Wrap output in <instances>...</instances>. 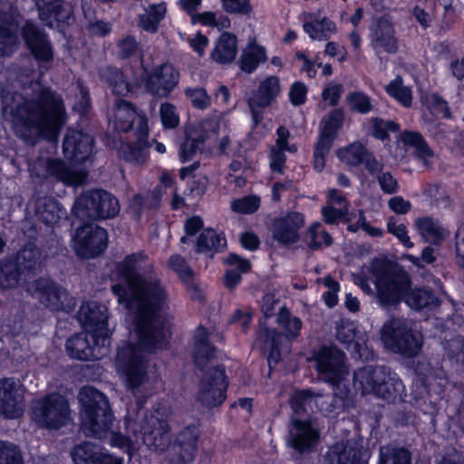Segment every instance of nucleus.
<instances>
[{"instance_id":"obj_17","label":"nucleus","mask_w":464,"mask_h":464,"mask_svg":"<svg viewBox=\"0 0 464 464\" xmlns=\"http://www.w3.org/2000/svg\"><path fill=\"white\" fill-rule=\"evenodd\" d=\"M24 408V392L19 381L0 379V415L6 419L20 416Z\"/></svg>"},{"instance_id":"obj_8","label":"nucleus","mask_w":464,"mask_h":464,"mask_svg":"<svg viewBox=\"0 0 464 464\" xmlns=\"http://www.w3.org/2000/svg\"><path fill=\"white\" fill-rule=\"evenodd\" d=\"M345 358L344 352L339 348L321 345V381L330 383L334 396L343 401L352 393Z\"/></svg>"},{"instance_id":"obj_64","label":"nucleus","mask_w":464,"mask_h":464,"mask_svg":"<svg viewBox=\"0 0 464 464\" xmlns=\"http://www.w3.org/2000/svg\"><path fill=\"white\" fill-rule=\"evenodd\" d=\"M347 208H336L334 207L326 206L321 208V214L324 216V220L326 224L336 225L342 219L346 218Z\"/></svg>"},{"instance_id":"obj_54","label":"nucleus","mask_w":464,"mask_h":464,"mask_svg":"<svg viewBox=\"0 0 464 464\" xmlns=\"http://www.w3.org/2000/svg\"><path fill=\"white\" fill-rule=\"evenodd\" d=\"M98 451L99 449L95 445L84 442L74 447L72 451V458L75 464H94Z\"/></svg>"},{"instance_id":"obj_43","label":"nucleus","mask_w":464,"mask_h":464,"mask_svg":"<svg viewBox=\"0 0 464 464\" xmlns=\"http://www.w3.org/2000/svg\"><path fill=\"white\" fill-rule=\"evenodd\" d=\"M35 214L43 223L53 225L60 220L62 209L54 198L41 197L35 200Z\"/></svg>"},{"instance_id":"obj_63","label":"nucleus","mask_w":464,"mask_h":464,"mask_svg":"<svg viewBox=\"0 0 464 464\" xmlns=\"http://www.w3.org/2000/svg\"><path fill=\"white\" fill-rule=\"evenodd\" d=\"M117 48L118 57L128 59L135 54L138 49V43L133 36L128 35L119 41Z\"/></svg>"},{"instance_id":"obj_53","label":"nucleus","mask_w":464,"mask_h":464,"mask_svg":"<svg viewBox=\"0 0 464 464\" xmlns=\"http://www.w3.org/2000/svg\"><path fill=\"white\" fill-rule=\"evenodd\" d=\"M206 140V135L202 132H194L187 135L186 140L180 145V158L183 161L189 160Z\"/></svg>"},{"instance_id":"obj_26","label":"nucleus","mask_w":464,"mask_h":464,"mask_svg":"<svg viewBox=\"0 0 464 464\" xmlns=\"http://www.w3.org/2000/svg\"><path fill=\"white\" fill-rule=\"evenodd\" d=\"M304 224V217L298 212H290L275 218L271 227L273 238L283 245L296 243L299 239L298 231Z\"/></svg>"},{"instance_id":"obj_38","label":"nucleus","mask_w":464,"mask_h":464,"mask_svg":"<svg viewBox=\"0 0 464 464\" xmlns=\"http://www.w3.org/2000/svg\"><path fill=\"white\" fill-rule=\"evenodd\" d=\"M209 333L199 326L194 335L193 357L197 368L204 370L216 354V349L209 343Z\"/></svg>"},{"instance_id":"obj_40","label":"nucleus","mask_w":464,"mask_h":464,"mask_svg":"<svg viewBox=\"0 0 464 464\" xmlns=\"http://www.w3.org/2000/svg\"><path fill=\"white\" fill-rule=\"evenodd\" d=\"M237 53V37L232 34L224 33L218 38L211 53V58L220 64H227L235 60Z\"/></svg>"},{"instance_id":"obj_22","label":"nucleus","mask_w":464,"mask_h":464,"mask_svg":"<svg viewBox=\"0 0 464 464\" xmlns=\"http://www.w3.org/2000/svg\"><path fill=\"white\" fill-rule=\"evenodd\" d=\"M336 338L353 358L365 359V333L358 330L353 321H340L336 326Z\"/></svg>"},{"instance_id":"obj_57","label":"nucleus","mask_w":464,"mask_h":464,"mask_svg":"<svg viewBox=\"0 0 464 464\" xmlns=\"http://www.w3.org/2000/svg\"><path fill=\"white\" fill-rule=\"evenodd\" d=\"M321 283L328 288V290L323 294L322 298L329 308H334L337 305L339 301L338 293L341 289V285L338 281L330 276H326L323 281L321 280Z\"/></svg>"},{"instance_id":"obj_46","label":"nucleus","mask_w":464,"mask_h":464,"mask_svg":"<svg viewBox=\"0 0 464 464\" xmlns=\"http://www.w3.org/2000/svg\"><path fill=\"white\" fill-rule=\"evenodd\" d=\"M266 60L265 49L256 44H249L243 50L238 62L239 67L247 73L253 72L258 64Z\"/></svg>"},{"instance_id":"obj_33","label":"nucleus","mask_w":464,"mask_h":464,"mask_svg":"<svg viewBox=\"0 0 464 464\" xmlns=\"http://www.w3.org/2000/svg\"><path fill=\"white\" fill-rule=\"evenodd\" d=\"M403 303L411 309L420 312L433 311L440 307L441 302L435 292L426 286H411Z\"/></svg>"},{"instance_id":"obj_48","label":"nucleus","mask_w":464,"mask_h":464,"mask_svg":"<svg viewBox=\"0 0 464 464\" xmlns=\"http://www.w3.org/2000/svg\"><path fill=\"white\" fill-rule=\"evenodd\" d=\"M165 12L166 6L163 3L150 5V7L146 9L145 14L140 16L139 25L147 32H156L159 23L164 17Z\"/></svg>"},{"instance_id":"obj_4","label":"nucleus","mask_w":464,"mask_h":464,"mask_svg":"<svg viewBox=\"0 0 464 464\" xmlns=\"http://www.w3.org/2000/svg\"><path fill=\"white\" fill-rule=\"evenodd\" d=\"M145 401L137 398L126 416V426L134 435L142 434L143 442L158 451H164L170 443V428L166 420L153 413L149 414L144 408Z\"/></svg>"},{"instance_id":"obj_9","label":"nucleus","mask_w":464,"mask_h":464,"mask_svg":"<svg viewBox=\"0 0 464 464\" xmlns=\"http://www.w3.org/2000/svg\"><path fill=\"white\" fill-rule=\"evenodd\" d=\"M73 212L82 220L107 219L120 212V204L111 193L103 189H92L77 198Z\"/></svg>"},{"instance_id":"obj_60","label":"nucleus","mask_w":464,"mask_h":464,"mask_svg":"<svg viewBox=\"0 0 464 464\" xmlns=\"http://www.w3.org/2000/svg\"><path fill=\"white\" fill-rule=\"evenodd\" d=\"M343 92V84L331 82L322 91L321 99L328 102L331 106H336L340 102Z\"/></svg>"},{"instance_id":"obj_32","label":"nucleus","mask_w":464,"mask_h":464,"mask_svg":"<svg viewBox=\"0 0 464 464\" xmlns=\"http://www.w3.org/2000/svg\"><path fill=\"white\" fill-rule=\"evenodd\" d=\"M95 342L94 334L81 333L68 339L66 350L69 355L79 360H98L103 353L100 348L92 345Z\"/></svg>"},{"instance_id":"obj_13","label":"nucleus","mask_w":464,"mask_h":464,"mask_svg":"<svg viewBox=\"0 0 464 464\" xmlns=\"http://www.w3.org/2000/svg\"><path fill=\"white\" fill-rule=\"evenodd\" d=\"M199 431L195 426L180 430L168 449V464H190L197 452Z\"/></svg>"},{"instance_id":"obj_28","label":"nucleus","mask_w":464,"mask_h":464,"mask_svg":"<svg viewBox=\"0 0 464 464\" xmlns=\"http://www.w3.org/2000/svg\"><path fill=\"white\" fill-rule=\"evenodd\" d=\"M361 440L336 442L326 455L330 464H368L365 459V449Z\"/></svg>"},{"instance_id":"obj_7","label":"nucleus","mask_w":464,"mask_h":464,"mask_svg":"<svg viewBox=\"0 0 464 464\" xmlns=\"http://www.w3.org/2000/svg\"><path fill=\"white\" fill-rule=\"evenodd\" d=\"M384 346L394 353L413 358L422 348V334L414 330L403 318H392L381 329Z\"/></svg>"},{"instance_id":"obj_37","label":"nucleus","mask_w":464,"mask_h":464,"mask_svg":"<svg viewBox=\"0 0 464 464\" xmlns=\"http://www.w3.org/2000/svg\"><path fill=\"white\" fill-rule=\"evenodd\" d=\"M414 226L421 239L426 243L440 246L445 238L446 230L440 221L431 216L417 218Z\"/></svg>"},{"instance_id":"obj_42","label":"nucleus","mask_w":464,"mask_h":464,"mask_svg":"<svg viewBox=\"0 0 464 464\" xmlns=\"http://www.w3.org/2000/svg\"><path fill=\"white\" fill-rule=\"evenodd\" d=\"M100 78L109 84L114 93L125 96L130 92V85L123 72L113 66H103L99 69Z\"/></svg>"},{"instance_id":"obj_1","label":"nucleus","mask_w":464,"mask_h":464,"mask_svg":"<svg viewBox=\"0 0 464 464\" xmlns=\"http://www.w3.org/2000/svg\"><path fill=\"white\" fill-rule=\"evenodd\" d=\"M140 258L132 254L119 263L117 271L127 286L118 284L111 287L119 302L135 314L137 343L123 345L116 357V366L125 372L135 396L146 380L145 353L166 348L169 335L160 314L167 304V293L155 276L138 273Z\"/></svg>"},{"instance_id":"obj_2","label":"nucleus","mask_w":464,"mask_h":464,"mask_svg":"<svg viewBox=\"0 0 464 464\" xmlns=\"http://www.w3.org/2000/svg\"><path fill=\"white\" fill-rule=\"evenodd\" d=\"M17 131L28 141L42 138L57 142L66 124L67 113L59 94L38 82L25 89L24 102L17 108Z\"/></svg>"},{"instance_id":"obj_15","label":"nucleus","mask_w":464,"mask_h":464,"mask_svg":"<svg viewBox=\"0 0 464 464\" xmlns=\"http://www.w3.org/2000/svg\"><path fill=\"white\" fill-rule=\"evenodd\" d=\"M22 20V14L14 6L0 11V56H8L18 47Z\"/></svg>"},{"instance_id":"obj_19","label":"nucleus","mask_w":464,"mask_h":464,"mask_svg":"<svg viewBox=\"0 0 464 464\" xmlns=\"http://www.w3.org/2000/svg\"><path fill=\"white\" fill-rule=\"evenodd\" d=\"M371 44L377 53H396L399 42L393 23L387 15L379 16L371 29Z\"/></svg>"},{"instance_id":"obj_23","label":"nucleus","mask_w":464,"mask_h":464,"mask_svg":"<svg viewBox=\"0 0 464 464\" xmlns=\"http://www.w3.org/2000/svg\"><path fill=\"white\" fill-rule=\"evenodd\" d=\"M318 432L311 420H301L292 417L287 442L290 447L300 453L313 450L317 443Z\"/></svg>"},{"instance_id":"obj_16","label":"nucleus","mask_w":464,"mask_h":464,"mask_svg":"<svg viewBox=\"0 0 464 464\" xmlns=\"http://www.w3.org/2000/svg\"><path fill=\"white\" fill-rule=\"evenodd\" d=\"M179 79V72L171 64L164 63L146 72L145 87L153 95L165 98L177 86Z\"/></svg>"},{"instance_id":"obj_25","label":"nucleus","mask_w":464,"mask_h":464,"mask_svg":"<svg viewBox=\"0 0 464 464\" xmlns=\"http://www.w3.org/2000/svg\"><path fill=\"white\" fill-rule=\"evenodd\" d=\"M93 138L89 134L68 129L63 139V148L65 156L76 163L85 161L92 154Z\"/></svg>"},{"instance_id":"obj_62","label":"nucleus","mask_w":464,"mask_h":464,"mask_svg":"<svg viewBox=\"0 0 464 464\" xmlns=\"http://www.w3.org/2000/svg\"><path fill=\"white\" fill-rule=\"evenodd\" d=\"M185 93L196 108L205 109L210 102V98L203 88H188Z\"/></svg>"},{"instance_id":"obj_58","label":"nucleus","mask_w":464,"mask_h":464,"mask_svg":"<svg viewBox=\"0 0 464 464\" xmlns=\"http://www.w3.org/2000/svg\"><path fill=\"white\" fill-rule=\"evenodd\" d=\"M387 231L395 236L405 247L413 246V243L408 236L407 227L404 224H397L393 218H390L387 222Z\"/></svg>"},{"instance_id":"obj_29","label":"nucleus","mask_w":464,"mask_h":464,"mask_svg":"<svg viewBox=\"0 0 464 464\" xmlns=\"http://www.w3.org/2000/svg\"><path fill=\"white\" fill-rule=\"evenodd\" d=\"M416 383L423 390L431 401L443 399L446 390L447 379L437 376L435 370L430 365L418 363L414 368Z\"/></svg>"},{"instance_id":"obj_35","label":"nucleus","mask_w":464,"mask_h":464,"mask_svg":"<svg viewBox=\"0 0 464 464\" xmlns=\"http://www.w3.org/2000/svg\"><path fill=\"white\" fill-rule=\"evenodd\" d=\"M405 386L399 375L392 372L390 367L382 375L373 395L382 399L388 403H394L402 400Z\"/></svg>"},{"instance_id":"obj_55","label":"nucleus","mask_w":464,"mask_h":464,"mask_svg":"<svg viewBox=\"0 0 464 464\" xmlns=\"http://www.w3.org/2000/svg\"><path fill=\"white\" fill-rule=\"evenodd\" d=\"M347 102L353 111L361 114H367L373 109L371 97L362 91L350 92L347 96Z\"/></svg>"},{"instance_id":"obj_61","label":"nucleus","mask_w":464,"mask_h":464,"mask_svg":"<svg viewBox=\"0 0 464 464\" xmlns=\"http://www.w3.org/2000/svg\"><path fill=\"white\" fill-rule=\"evenodd\" d=\"M160 119L165 128L172 129L179 125V119L173 104L165 102L160 106Z\"/></svg>"},{"instance_id":"obj_18","label":"nucleus","mask_w":464,"mask_h":464,"mask_svg":"<svg viewBox=\"0 0 464 464\" xmlns=\"http://www.w3.org/2000/svg\"><path fill=\"white\" fill-rule=\"evenodd\" d=\"M336 156L347 165L358 167L363 165L370 174L380 172L382 166L379 163L372 152L359 140H355L346 147L336 150Z\"/></svg>"},{"instance_id":"obj_6","label":"nucleus","mask_w":464,"mask_h":464,"mask_svg":"<svg viewBox=\"0 0 464 464\" xmlns=\"http://www.w3.org/2000/svg\"><path fill=\"white\" fill-rule=\"evenodd\" d=\"M79 396L83 409L82 419L84 433L88 437L104 439L113 420L107 397L92 387L82 388Z\"/></svg>"},{"instance_id":"obj_34","label":"nucleus","mask_w":464,"mask_h":464,"mask_svg":"<svg viewBox=\"0 0 464 464\" xmlns=\"http://www.w3.org/2000/svg\"><path fill=\"white\" fill-rule=\"evenodd\" d=\"M44 167L43 178L53 177L67 186L82 185L87 176L86 172L75 171L60 160H47Z\"/></svg>"},{"instance_id":"obj_30","label":"nucleus","mask_w":464,"mask_h":464,"mask_svg":"<svg viewBox=\"0 0 464 464\" xmlns=\"http://www.w3.org/2000/svg\"><path fill=\"white\" fill-rule=\"evenodd\" d=\"M343 123L344 111L343 108L333 109L321 121V171L324 168L325 163V153L324 150L330 149Z\"/></svg>"},{"instance_id":"obj_47","label":"nucleus","mask_w":464,"mask_h":464,"mask_svg":"<svg viewBox=\"0 0 464 464\" xmlns=\"http://www.w3.org/2000/svg\"><path fill=\"white\" fill-rule=\"evenodd\" d=\"M227 264L235 266V268L228 269L225 275V285L233 289L241 280V273L247 272L250 269V262L242 259L235 254H231L226 259Z\"/></svg>"},{"instance_id":"obj_36","label":"nucleus","mask_w":464,"mask_h":464,"mask_svg":"<svg viewBox=\"0 0 464 464\" xmlns=\"http://www.w3.org/2000/svg\"><path fill=\"white\" fill-rule=\"evenodd\" d=\"M78 321L92 331L102 330L108 320L107 307L95 301L82 304L77 313Z\"/></svg>"},{"instance_id":"obj_51","label":"nucleus","mask_w":464,"mask_h":464,"mask_svg":"<svg viewBox=\"0 0 464 464\" xmlns=\"http://www.w3.org/2000/svg\"><path fill=\"white\" fill-rule=\"evenodd\" d=\"M411 452L404 447L387 448L381 450L378 464H411Z\"/></svg>"},{"instance_id":"obj_56","label":"nucleus","mask_w":464,"mask_h":464,"mask_svg":"<svg viewBox=\"0 0 464 464\" xmlns=\"http://www.w3.org/2000/svg\"><path fill=\"white\" fill-rule=\"evenodd\" d=\"M0 464H24L18 447L11 442L0 441Z\"/></svg>"},{"instance_id":"obj_31","label":"nucleus","mask_w":464,"mask_h":464,"mask_svg":"<svg viewBox=\"0 0 464 464\" xmlns=\"http://www.w3.org/2000/svg\"><path fill=\"white\" fill-rule=\"evenodd\" d=\"M388 370V366H372L366 365L354 371L353 377V386L356 392L364 396L373 394L376 387Z\"/></svg>"},{"instance_id":"obj_39","label":"nucleus","mask_w":464,"mask_h":464,"mask_svg":"<svg viewBox=\"0 0 464 464\" xmlns=\"http://www.w3.org/2000/svg\"><path fill=\"white\" fill-rule=\"evenodd\" d=\"M14 263L17 264L21 274L24 271L35 274L42 267V254L34 243L29 242L17 253Z\"/></svg>"},{"instance_id":"obj_24","label":"nucleus","mask_w":464,"mask_h":464,"mask_svg":"<svg viewBox=\"0 0 464 464\" xmlns=\"http://www.w3.org/2000/svg\"><path fill=\"white\" fill-rule=\"evenodd\" d=\"M38 10L39 19L48 27L54 23L69 24L73 21L72 6L63 0H34Z\"/></svg>"},{"instance_id":"obj_14","label":"nucleus","mask_w":464,"mask_h":464,"mask_svg":"<svg viewBox=\"0 0 464 464\" xmlns=\"http://www.w3.org/2000/svg\"><path fill=\"white\" fill-rule=\"evenodd\" d=\"M107 246V231L98 226L86 224L75 235L74 247L78 256L91 258L102 253Z\"/></svg>"},{"instance_id":"obj_20","label":"nucleus","mask_w":464,"mask_h":464,"mask_svg":"<svg viewBox=\"0 0 464 464\" xmlns=\"http://www.w3.org/2000/svg\"><path fill=\"white\" fill-rule=\"evenodd\" d=\"M21 34L35 59L44 63L53 61V48L43 29L35 24L26 21L21 27Z\"/></svg>"},{"instance_id":"obj_11","label":"nucleus","mask_w":464,"mask_h":464,"mask_svg":"<svg viewBox=\"0 0 464 464\" xmlns=\"http://www.w3.org/2000/svg\"><path fill=\"white\" fill-rule=\"evenodd\" d=\"M28 292L45 307L53 311L70 312L75 306V300L63 287L54 282L40 277L27 285Z\"/></svg>"},{"instance_id":"obj_12","label":"nucleus","mask_w":464,"mask_h":464,"mask_svg":"<svg viewBox=\"0 0 464 464\" xmlns=\"http://www.w3.org/2000/svg\"><path fill=\"white\" fill-rule=\"evenodd\" d=\"M227 388L225 369L220 366L208 368L199 382L198 400L206 408L219 406L226 399Z\"/></svg>"},{"instance_id":"obj_3","label":"nucleus","mask_w":464,"mask_h":464,"mask_svg":"<svg viewBox=\"0 0 464 464\" xmlns=\"http://www.w3.org/2000/svg\"><path fill=\"white\" fill-rule=\"evenodd\" d=\"M278 307L276 323L277 329L263 327L260 338L264 342V351L268 353L267 362L273 369L281 359L282 349H287L292 338H295L301 329L302 323L297 317H292L290 312L285 306H279V300L274 295L264 296L262 312L266 317L275 314Z\"/></svg>"},{"instance_id":"obj_27","label":"nucleus","mask_w":464,"mask_h":464,"mask_svg":"<svg viewBox=\"0 0 464 464\" xmlns=\"http://www.w3.org/2000/svg\"><path fill=\"white\" fill-rule=\"evenodd\" d=\"M137 142L128 143L120 141L117 148L118 156L129 162L141 164L146 160V150L148 148V125L144 117H140L136 129Z\"/></svg>"},{"instance_id":"obj_49","label":"nucleus","mask_w":464,"mask_h":464,"mask_svg":"<svg viewBox=\"0 0 464 464\" xmlns=\"http://www.w3.org/2000/svg\"><path fill=\"white\" fill-rule=\"evenodd\" d=\"M226 246V240L212 229H204L196 243L198 253L207 251H219Z\"/></svg>"},{"instance_id":"obj_21","label":"nucleus","mask_w":464,"mask_h":464,"mask_svg":"<svg viewBox=\"0 0 464 464\" xmlns=\"http://www.w3.org/2000/svg\"><path fill=\"white\" fill-rule=\"evenodd\" d=\"M280 92V81L276 76L266 78L259 85L256 92L248 99L252 118L255 125L263 119L262 109L269 106Z\"/></svg>"},{"instance_id":"obj_44","label":"nucleus","mask_w":464,"mask_h":464,"mask_svg":"<svg viewBox=\"0 0 464 464\" xmlns=\"http://www.w3.org/2000/svg\"><path fill=\"white\" fill-rule=\"evenodd\" d=\"M401 140L405 146L414 149L415 155L419 160L425 161L428 159L433 158L434 151L420 132L404 130L401 133Z\"/></svg>"},{"instance_id":"obj_50","label":"nucleus","mask_w":464,"mask_h":464,"mask_svg":"<svg viewBox=\"0 0 464 464\" xmlns=\"http://www.w3.org/2000/svg\"><path fill=\"white\" fill-rule=\"evenodd\" d=\"M371 134L373 138L382 141H389L391 140L389 132H398L401 126L394 121L373 117L371 120Z\"/></svg>"},{"instance_id":"obj_10","label":"nucleus","mask_w":464,"mask_h":464,"mask_svg":"<svg viewBox=\"0 0 464 464\" xmlns=\"http://www.w3.org/2000/svg\"><path fill=\"white\" fill-rule=\"evenodd\" d=\"M33 419L43 428L57 430L70 420L69 403L66 399L52 393L34 401Z\"/></svg>"},{"instance_id":"obj_45","label":"nucleus","mask_w":464,"mask_h":464,"mask_svg":"<svg viewBox=\"0 0 464 464\" xmlns=\"http://www.w3.org/2000/svg\"><path fill=\"white\" fill-rule=\"evenodd\" d=\"M289 403L294 415L302 417L308 413L309 411H313L314 406H316V395L309 390H298L291 395Z\"/></svg>"},{"instance_id":"obj_41","label":"nucleus","mask_w":464,"mask_h":464,"mask_svg":"<svg viewBox=\"0 0 464 464\" xmlns=\"http://www.w3.org/2000/svg\"><path fill=\"white\" fill-rule=\"evenodd\" d=\"M114 127L119 131H128L133 126L134 121L140 115L134 110L132 104L124 100H117L113 108Z\"/></svg>"},{"instance_id":"obj_59","label":"nucleus","mask_w":464,"mask_h":464,"mask_svg":"<svg viewBox=\"0 0 464 464\" xmlns=\"http://www.w3.org/2000/svg\"><path fill=\"white\" fill-rule=\"evenodd\" d=\"M259 198L256 196H248L232 201L231 208L235 212L251 214L254 213L259 208Z\"/></svg>"},{"instance_id":"obj_52","label":"nucleus","mask_w":464,"mask_h":464,"mask_svg":"<svg viewBox=\"0 0 464 464\" xmlns=\"http://www.w3.org/2000/svg\"><path fill=\"white\" fill-rule=\"evenodd\" d=\"M21 271L13 260H3L0 263V287L10 288L18 285Z\"/></svg>"},{"instance_id":"obj_5","label":"nucleus","mask_w":464,"mask_h":464,"mask_svg":"<svg viewBox=\"0 0 464 464\" xmlns=\"http://www.w3.org/2000/svg\"><path fill=\"white\" fill-rule=\"evenodd\" d=\"M372 275L374 277L377 301L385 309L399 306L412 285L410 274L401 266H373Z\"/></svg>"}]
</instances>
